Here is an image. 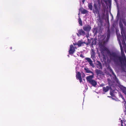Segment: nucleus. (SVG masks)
Segmentation results:
<instances>
[{"label": "nucleus", "instance_id": "nucleus-1", "mask_svg": "<svg viewBox=\"0 0 126 126\" xmlns=\"http://www.w3.org/2000/svg\"><path fill=\"white\" fill-rule=\"evenodd\" d=\"M121 56H119L115 52L109 53V56L110 60L112 61L115 65H119V63L121 64V67H122L123 63L126 67V57L124 53L123 49H121Z\"/></svg>", "mask_w": 126, "mask_h": 126}, {"label": "nucleus", "instance_id": "nucleus-2", "mask_svg": "<svg viewBox=\"0 0 126 126\" xmlns=\"http://www.w3.org/2000/svg\"><path fill=\"white\" fill-rule=\"evenodd\" d=\"M99 8L98 6L95 3H94V9L93 12L94 14H97L98 16H99L100 17V15L99 11Z\"/></svg>", "mask_w": 126, "mask_h": 126}, {"label": "nucleus", "instance_id": "nucleus-3", "mask_svg": "<svg viewBox=\"0 0 126 126\" xmlns=\"http://www.w3.org/2000/svg\"><path fill=\"white\" fill-rule=\"evenodd\" d=\"M75 47L73 45H71L70 46V49L69 51V53L70 54H73L75 51Z\"/></svg>", "mask_w": 126, "mask_h": 126}, {"label": "nucleus", "instance_id": "nucleus-4", "mask_svg": "<svg viewBox=\"0 0 126 126\" xmlns=\"http://www.w3.org/2000/svg\"><path fill=\"white\" fill-rule=\"evenodd\" d=\"M85 34V32L82 29H80L78 31V33H77V35L78 36L82 35H84Z\"/></svg>", "mask_w": 126, "mask_h": 126}, {"label": "nucleus", "instance_id": "nucleus-5", "mask_svg": "<svg viewBox=\"0 0 126 126\" xmlns=\"http://www.w3.org/2000/svg\"><path fill=\"white\" fill-rule=\"evenodd\" d=\"M83 28L84 31L88 32L91 29V27L89 25H88L84 26Z\"/></svg>", "mask_w": 126, "mask_h": 126}, {"label": "nucleus", "instance_id": "nucleus-6", "mask_svg": "<svg viewBox=\"0 0 126 126\" xmlns=\"http://www.w3.org/2000/svg\"><path fill=\"white\" fill-rule=\"evenodd\" d=\"M92 74V75L87 76L86 77V79L87 81H88L89 82L93 80L92 79L94 77V73H93Z\"/></svg>", "mask_w": 126, "mask_h": 126}, {"label": "nucleus", "instance_id": "nucleus-7", "mask_svg": "<svg viewBox=\"0 0 126 126\" xmlns=\"http://www.w3.org/2000/svg\"><path fill=\"white\" fill-rule=\"evenodd\" d=\"M85 59L87 60L91 66H92L93 67H94V66L93 63V62L90 58L87 57L85 58Z\"/></svg>", "mask_w": 126, "mask_h": 126}, {"label": "nucleus", "instance_id": "nucleus-8", "mask_svg": "<svg viewBox=\"0 0 126 126\" xmlns=\"http://www.w3.org/2000/svg\"><path fill=\"white\" fill-rule=\"evenodd\" d=\"M110 71L111 73L115 77V79H114V80L115 81H116V83H119V80L117 78L116 76L115 75L114 73L113 72V71H112V70L110 68Z\"/></svg>", "mask_w": 126, "mask_h": 126}, {"label": "nucleus", "instance_id": "nucleus-9", "mask_svg": "<svg viewBox=\"0 0 126 126\" xmlns=\"http://www.w3.org/2000/svg\"><path fill=\"white\" fill-rule=\"evenodd\" d=\"M96 67L98 69H102V64L99 61H97L96 64Z\"/></svg>", "mask_w": 126, "mask_h": 126}, {"label": "nucleus", "instance_id": "nucleus-10", "mask_svg": "<svg viewBox=\"0 0 126 126\" xmlns=\"http://www.w3.org/2000/svg\"><path fill=\"white\" fill-rule=\"evenodd\" d=\"M76 77L77 79L78 78L80 82L81 83L82 81V79L80 72H78V74L76 75Z\"/></svg>", "mask_w": 126, "mask_h": 126}, {"label": "nucleus", "instance_id": "nucleus-11", "mask_svg": "<svg viewBox=\"0 0 126 126\" xmlns=\"http://www.w3.org/2000/svg\"><path fill=\"white\" fill-rule=\"evenodd\" d=\"M91 58L93 60H94L95 58V53L93 49H92V50L91 52Z\"/></svg>", "mask_w": 126, "mask_h": 126}, {"label": "nucleus", "instance_id": "nucleus-12", "mask_svg": "<svg viewBox=\"0 0 126 126\" xmlns=\"http://www.w3.org/2000/svg\"><path fill=\"white\" fill-rule=\"evenodd\" d=\"M95 71L96 73L98 75H103V72L101 70L98 69H96Z\"/></svg>", "mask_w": 126, "mask_h": 126}, {"label": "nucleus", "instance_id": "nucleus-13", "mask_svg": "<svg viewBox=\"0 0 126 126\" xmlns=\"http://www.w3.org/2000/svg\"><path fill=\"white\" fill-rule=\"evenodd\" d=\"M93 86L95 87L97 85V82L95 80H92L89 82Z\"/></svg>", "mask_w": 126, "mask_h": 126}, {"label": "nucleus", "instance_id": "nucleus-14", "mask_svg": "<svg viewBox=\"0 0 126 126\" xmlns=\"http://www.w3.org/2000/svg\"><path fill=\"white\" fill-rule=\"evenodd\" d=\"M110 87L109 86H107L106 87H103V92H107L109 90Z\"/></svg>", "mask_w": 126, "mask_h": 126}, {"label": "nucleus", "instance_id": "nucleus-15", "mask_svg": "<svg viewBox=\"0 0 126 126\" xmlns=\"http://www.w3.org/2000/svg\"><path fill=\"white\" fill-rule=\"evenodd\" d=\"M84 44V42H82V40L79 41L77 43V45L79 47H80L82 46V45Z\"/></svg>", "mask_w": 126, "mask_h": 126}, {"label": "nucleus", "instance_id": "nucleus-16", "mask_svg": "<svg viewBox=\"0 0 126 126\" xmlns=\"http://www.w3.org/2000/svg\"><path fill=\"white\" fill-rule=\"evenodd\" d=\"M84 69L86 71V72L87 73H91L92 74L94 73L91 70H89L88 68H84Z\"/></svg>", "mask_w": 126, "mask_h": 126}, {"label": "nucleus", "instance_id": "nucleus-17", "mask_svg": "<svg viewBox=\"0 0 126 126\" xmlns=\"http://www.w3.org/2000/svg\"><path fill=\"white\" fill-rule=\"evenodd\" d=\"M88 7L90 10H93V6L92 3H88Z\"/></svg>", "mask_w": 126, "mask_h": 126}, {"label": "nucleus", "instance_id": "nucleus-18", "mask_svg": "<svg viewBox=\"0 0 126 126\" xmlns=\"http://www.w3.org/2000/svg\"><path fill=\"white\" fill-rule=\"evenodd\" d=\"M78 22L79 24L81 26H82L83 25L82 22L79 16V18L78 19Z\"/></svg>", "mask_w": 126, "mask_h": 126}, {"label": "nucleus", "instance_id": "nucleus-19", "mask_svg": "<svg viewBox=\"0 0 126 126\" xmlns=\"http://www.w3.org/2000/svg\"><path fill=\"white\" fill-rule=\"evenodd\" d=\"M88 12L86 9H84L81 11V13L83 14H85L87 13Z\"/></svg>", "mask_w": 126, "mask_h": 126}, {"label": "nucleus", "instance_id": "nucleus-20", "mask_svg": "<svg viewBox=\"0 0 126 126\" xmlns=\"http://www.w3.org/2000/svg\"><path fill=\"white\" fill-rule=\"evenodd\" d=\"M110 32H108L107 33V36L106 38V39L107 40H109V39L110 38Z\"/></svg>", "mask_w": 126, "mask_h": 126}, {"label": "nucleus", "instance_id": "nucleus-21", "mask_svg": "<svg viewBox=\"0 0 126 126\" xmlns=\"http://www.w3.org/2000/svg\"><path fill=\"white\" fill-rule=\"evenodd\" d=\"M122 90L123 91V92L126 95V88L125 87L123 88Z\"/></svg>", "mask_w": 126, "mask_h": 126}, {"label": "nucleus", "instance_id": "nucleus-22", "mask_svg": "<svg viewBox=\"0 0 126 126\" xmlns=\"http://www.w3.org/2000/svg\"><path fill=\"white\" fill-rule=\"evenodd\" d=\"M119 25L120 27L122 29H123V25L122 22H120L119 23Z\"/></svg>", "mask_w": 126, "mask_h": 126}, {"label": "nucleus", "instance_id": "nucleus-23", "mask_svg": "<svg viewBox=\"0 0 126 126\" xmlns=\"http://www.w3.org/2000/svg\"><path fill=\"white\" fill-rule=\"evenodd\" d=\"M122 44L123 45H126L125 42L124 38L123 40H122Z\"/></svg>", "mask_w": 126, "mask_h": 126}, {"label": "nucleus", "instance_id": "nucleus-24", "mask_svg": "<svg viewBox=\"0 0 126 126\" xmlns=\"http://www.w3.org/2000/svg\"><path fill=\"white\" fill-rule=\"evenodd\" d=\"M104 2H105V3H106L107 5L108 4V2L109 3H110V1L109 0L108 1L104 0Z\"/></svg>", "mask_w": 126, "mask_h": 126}, {"label": "nucleus", "instance_id": "nucleus-25", "mask_svg": "<svg viewBox=\"0 0 126 126\" xmlns=\"http://www.w3.org/2000/svg\"><path fill=\"white\" fill-rule=\"evenodd\" d=\"M122 21L125 26H126V20H125L124 19L122 20Z\"/></svg>", "mask_w": 126, "mask_h": 126}, {"label": "nucleus", "instance_id": "nucleus-26", "mask_svg": "<svg viewBox=\"0 0 126 126\" xmlns=\"http://www.w3.org/2000/svg\"><path fill=\"white\" fill-rule=\"evenodd\" d=\"M119 45H120V47L121 50V49H123V47H122V45H121V43H119Z\"/></svg>", "mask_w": 126, "mask_h": 126}, {"label": "nucleus", "instance_id": "nucleus-27", "mask_svg": "<svg viewBox=\"0 0 126 126\" xmlns=\"http://www.w3.org/2000/svg\"><path fill=\"white\" fill-rule=\"evenodd\" d=\"M120 96L121 98L124 101H125V99L123 96L121 94L120 95Z\"/></svg>", "mask_w": 126, "mask_h": 126}, {"label": "nucleus", "instance_id": "nucleus-28", "mask_svg": "<svg viewBox=\"0 0 126 126\" xmlns=\"http://www.w3.org/2000/svg\"><path fill=\"white\" fill-rule=\"evenodd\" d=\"M80 57H81L82 58H84V57L83 56V55L82 54H81L80 56Z\"/></svg>", "mask_w": 126, "mask_h": 126}, {"label": "nucleus", "instance_id": "nucleus-29", "mask_svg": "<svg viewBox=\"0 0 126 126\" xmlns=\"http://www.w3.org/2000/svg\"><path fill=\"white\" fill-rule=\"evenodd\" d=\"M121 126H123V121L122 120H121Z\"/></svg>", "mask_w": 126, "mask_h": 126}, {"label": "nucleus", "instance_id": "nucleus-30", "mask_svg": "<svg viewBox=\"0 0 126 126\" xmlns=\"http://www.w3.org/2000/svg\"><path fill=\"white\" fill-rule=\"evenodd\" d=\"M84 43L86 44V45H88L89 44V43H86L85 42H84Z\"/></svg>", "mask_w": 126, "mask_h": 126}, {"label": "nucleus", "instance_id": "nucleus-31", "mask_svg": "<svg viewBox=\"0 0 126 126\" xmlns=\"http://www.w3.org/2000/svg\"><path fill=\"white\" fill-rule=\"evenodd\" d=\"M85 0H82V2L83 4L84 3Z\"/></svg>", "mask_w": 126, "mask_h": 126}, {"label": "nucleus", "instance_id": "nucleus-32", "mask_svg": "<svg viewBox=\"0 0 126 126\" xmlns=\"http://www.w3.org/2000/svg\"><path fill=\"white\" fill-rule=\"evenodd\" d=\"M110 94L111 95V96H112V93L111 92H110Z\"/></svg>", "mask_w": 126, "mask_h": 126}, {"label": "nucleus", "instance_id": "nucleus-33", "mask_svg": "<svg viewBox=\"0 0 126 126\" xmlns=\"http://www.w3.org/2000/svg\"><path fill=\"white\" fill-rule=\"evenodd\" d=\"M10 48L12 49V47H10Z\"/></svg>", "mask_w": 126, "mask_h": 126}, {"label": "nucleus", "instance_id": "nucleus-34", "mask_svg": "<svg viewBox=\"0 0 126 126\" xmlns=\"http://www.w3.org/2000/svg\"><path fill=\"white\" fill-rule=\"evenodd\" d=\"M118 14H119V12H118V13H117V16H118Z\"/></svg>", "mask_w": 126, "mask_h": 126}, {"label": "nucleus", "instance_id": "nucleus-35", "mask_svg": "<svg viewBox=\"0 0 126 126\" xmlns=\"http://www.w3.org/2000/svg\"><path fill=\"white\" fill-rule=\"evenodd\" d=\"M86 37L87 38H88V36L87 35H86Z\"/></svg>", "mask_w": 126, "mask_h": 126}, {"label": "nucleus", "instance_id": "nucleus-36", "mask_svg": "<svg viewBox=\"0 0 126 126\" xmlns=\"http://www.w3.org/2000/svg\"><path fill=\"white\" fill-rule=\"evenodd\" d=\"M78 15H79V13L78 14Z\"/></svg>", "mask_w": 126, "mask_h": 126}, {"label": "nucleus", "instance_id": "nucleus-37", "mask_svg": "<svg viewBox=\"0 0 126 126\" xmlns=\"http://www.w3.org/2000/svg\"><path fill=\"white\" fill-rule=\"evenodd\" d=\"M88 41H89V39H88Z\"/></svg>", "mask_w": 126, "mask_h": 126}, {"label": "nucleus", "instance_id": "nucleus-38", "mask_svg": "<svg viewBox=\"0 0 126 126\" xmlns=\"http://www.w3.org/2000/svg\"><path fill=\"white\" fill-rule=\"evenodd\" d=\"M125 103H126V102L125 101Z\"/></svg>", "mask_w": 126, "mask_h": 126}, {"label": "nucleus", "instance_id": "nucleus-39", "mask_svg": "<svg viewBox=\"0 0 126 126\" xmlns=\"http://www.w3.org/2000/svg\"><path fill=\"white\" fill-rule=\"evenodd\" d=\"M109 7H110V6L109 5Z\"/></svg>", "mask_w": 126, "mask_h": 126}]
</instances>
